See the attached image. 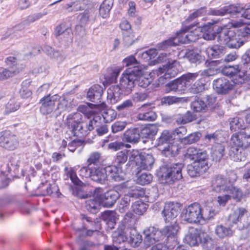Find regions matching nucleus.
Instances as JSON below:
<instances>
[{
  "label": "nucleus",
  "instance_id": "nucleus-38",
  "mask_svg": "<svg viewBox=\"0 0 250 250\" xmlns=\"http://www.w3.org/2000/svg\"><path fill=\"white\" fill-rule=\"evenodd\" d=\"M126 236L127 241L134 247L139 246L142 240V236L134 229H130L129 235Z\"/></svg>",
  "mask_w": 250,
  "mask_h": 250
},
{
  "label": "nucleus",
  "instance_id": "nucleus-29",
  "mask_svg": "<svg viewBox=\"0 0 250 250\" xmlns=\"http://www.w3.org/2000/svg\"><path fill=\"white\" fill-rule=\"evenodd\" d=\"M91 178L96 182H104L107 178L105 167L102 168L93 167Z\"/></svg>",
  "mask_w": 250,
  "mask_h": 250
},
{
  "label": "nucleus",
  "instance_id": "nucleus-20",
  "mask_svg": "<svg viewBox=\"0 0 250 250\" xmlns=\"http://www.w3.org/2000/svg\"><path fill=\"white\" fill-rule=\"evenodd\" d=\"M179 229L178 225L175 223L165 227L162 230H161L162 236H165L167 237V243H169V241L171 239L172 244L174 246L177 245V241L176 237L177 232Z\"/></svg>",
  "mask_w": 250,
  "mask_h": 250
},
{
  "label": "nucleus",
  "instance_id": "nucleus-24",
  "mask_svg": "<svg viewBox=\"0 0 250 250\" xmlns=\"http://www.w3.org/2000/svg\"><path fill=\"white\" fill-rule=\"evenodd\" d=\"M103 93V87L99 84H95L88 90L87 97L91 102L99 104L101 103V99Z\"/></svg>",
  "mask_w": 250,
  "mask_h": 250
},
{
  "label": "nucleus",
  "instance_id": "nucleus-52",
  "mask_svg": "<svg viewBox=\"0 0 250 250\" xmlns=\"http://www.w3.org/2000/svg\"><path fill=\"white\" fill-rule=\"evenodd\" d=\"M246 42L247 40L241 38L238 33H235L234 37L232 38L231 41L229 44V47L237 49L242 46Z\"/></svg>",
  "mask_w": 250,
  "mask_h": 250
},
{
  "label": "nucleus",
  "instance_id": "nucleus-14",
  "mask_svg": "<svg viewBox=\"0 0 250 250\" xmlns=\"http://www.w3.org/2000/svg\"><path fill=\"white\" fill-rule=\"evenodd\" d=\"M222 73L227 76L234 78L235 83H242L244 80V73L241 71L238 65H227L222 70Z\"/></svg>",
  "mask_w": 250,
  "mask_h": 250
},
{
  "label": "nucleus",
  "instance_id": "nucleus-43",
  "mask_svg": "<svg viewBox=\"0 0 250 250\" xmlns=\"http://www.w3.org/2000/svg\"><path fill=\"white\" fill-rule=\"evenodd\" d=\"M157 131L158 128L155 125H150L140 130V136L143 138H148L156 135Z\"/></svg>",
  "mask_w": 250,
  "mask_h": 250
},
{
  "label": "nucleus",
  "instance_id": "nucleus-57",
  "mask_svg": "<svg viewBox=\"0 0 250 250\" xmlns=\"http://www.w3.org/2000/svg\"><path fill=\"white\" fill-rule=\"evenodd\" d=\"M226 14H237L241 13L244 10V7L239 4H231L225 6Z\"/></svg>",
  "mask_w": 250,
  "mask_h": 250
},
{
  "label": "nucleus",
  "instance_id": "nucleus-22",
  "mask_svg": "<svg viewBox=\"0 0 250 250\" xmlns=\"http://www.w3.org/2000/svg\"><path fill=\"white\" fill-rule=\"evenodd\" d=\"M185 242L191 246H196L202 242L200 230L194 228H190L185 237Z\"/></svg>",
  "mask_w": 250,
  "mask_h": 250
},
{
  "label": "nucleus",
  "instance_id": "nucleus-53",
  "mask_svg": "<svg viewBox=\"0 0 250 250\" xmlns=\"http://www.w3.org/2000/svg\"><path fill=\"white\" fill-rule=\"evenodd\" d=\"M102 158V153L98 151L93 152L90 154L89 158L87 160V163L88 165L92 166H98L101 163Z\"/></svg>",
  "mask_w": 250,
  "mask_h": 250
},
{
  "label": "nucleus",
  "instance_id": "nucleus-1",
  "mask_svg": "<svg viewBox=\"0 0 250 250\" xmlns=\"http://www.w3.org/2000/svg\"><path fill=\"white\" fill-rule=\"evenodd\" d=\"M101 118L95 116L92 119H83V116L76 112L69 114L66 119V124L72 129L73 135L79 137L86 136L95 127L98 126Z\"/></svg>",
  "mask_w": 250,
  "mask_h": 250
},
{
  "label": "nucleus",
  "instance_id": "nucleus-17",
  "mask_svg": "<svg viewBox=\"0 0 250 250\" xmlns=\"http://www.w3.org/2000/svg\"><path fill=\"white\" fill-rule=\"evenodd\" d=\"M120 194L115 190L107 191L100 196V200L102 205L106 208H110L114 205L119 198Z\"/></svg>",
  "mask_w": 250,
  "mask_h": 250
},
{
  "label": "nucleus",
  "instance_id": "nucleus-49",
  "mask_svg": "<svg viewBox=\"0 0 250 250\" xmlns=\"http://www.w3.org/2000/svg\"><path fill=\"white\" fill-rule=\"evenodd\" d=\"M43 51L49 57L57 59H60L62 60L63 59L62 52L58 50H55L52 47L48 45H44L43 47Z\"/></svg>",
  "mask_w": 250,
  "mask_h": 250
},
{
  "label": "nucleus",
  "instance_id": "nucleus-60",
  "mask_svg": "<svg viewBox=\"0 0 250 250\" xmlns=\"http://www.w3.org/2000/svg\"><path fill=\"white\" fill-rule=\"evenodd\" d=\"M241 63L246 72L250 71V49H248L242 56Z\"/></svg>",
  "mask_w": 250,
  "mask_h": 250
},
{
  "label": "nucleus",
  "instance_id": "nucleus-18",
  "mask_svg": "<svg viewBox=\"0 0 250 250\" xmlns=\"http://www.w3.org/2000/svg\"><path fill=\"white\" fill-rule=\"evenodd\" d=\"M229 186V178L226 179L221 175L214 177L211 182L212 190L216 192H226Z\"/></svg>",
  "mask_w": 250,
  "mask_h": 250
},
{
  "label": "nucleus",
  "instance_id": "nucleus-30",
  "mask_svg": "<svg viewBox=\"0 0 250 250\" xmlns=\"http://www.w3.org/2000/svg\"><path fill=\"white\" fill-rule=\"evenodd\" d=\"M172 133L167 130H164L157 140V145L159 148L173 142Z\"/></svg>",
  "mask_w": 250,
  "mask_h": 250
},
{
  "label": "nucleus",
  "instance_id": "nucleus-21",
  "mask_svg": "<svg viewBox=\"0 0 250 250\" xmlns=\"http://www.w3.org/2000/svg\"><path fill=\"white\" fill-rule=\"evenodd\" d=\"M154 163V159L152 155L149 154H141L138 157V160L136 161L137 169L150 170Z\"/></svg>",
  "mask_w": 250,
  "mask_h": 250
},
{
  "label": "nucleus",
  "instance_id": "nucleus-27",
  "mask_svg": "<svg viewBox=\"0 0 250 250\" xmlns=\"http://www.w3.org/2000/svg\"><path fill=\"white\" fill-rule=\"evenodd\" d=\"M229 154L230 158L234 161H244L246 158L245 149L236 146H231Z\"/></svg>",
  "mask_w": 250,
  "mask_h": 250
},
{
  "label": "nucleus",
  "instance_id": "nucleus-33",
  "mask_svg": "<svg viewBox=\"0 0 250 250\" xmlns=\"http://www.w3.org/2000/svg\"><path fill=\"white\" fill-rule=\"evenodd\" d=\"M230 129L232 131H242L247 129L243 119L236 117L230 119Z\"/></svg>",
  "mask_w": 250,
  "mask_h": 250
},
{
  "label": "nucleus",
  "instance_id": "nucleus-12",
  "mask_svg": "<svg viewBox=\"0 0 250 250\" xmlns=\"http://www.w3.org/2000/svg\"><path fill=\"white\" fill-rule=\"evenodd\" d=\"M237 179V175L234 172H230L229 174V182L230 186L226 192L230 195L231 198H233L236 202H239L245 196L240 188L233 186V183Z\"/></svg>",
  "mask_w": 250,
  "mask_h": 250
},
{
  "label": "nucleus",
  "instance_id": "nucleus-44",
  "mask_svg": "<svg viewBox=\"0 0 250 250\" xmlns=\"http://www.w3.org/2000/svg\"><path fill=\"white\" fill-rule=\"evenodd\" d=\"M121 70V69L118 67L109 68L108 73L105 76L106 81L109 83H115Z\"/></svg>",
  "mask_w": 250,
  "mask_h": 250
},
{
  "label": "nucleus",
  "instance_id": "nucleus-51",
  "mask_svg": "<svg viewBox=\"0 0 250 250\" xmlns=\"http://www.w3.org/2000/svg\"><path fill=\"white\" fill-rule=\"evenodd\" d=\"M115 214L116 213L113 211H105L102 214L101 219L106 224L113 226L116 221Z\"/></svg>",
  "mask_w": 250,
  "mask_h": 250
},
{
  "label": "nucleus",
  "instance_id": "nucleus-32",
  "mask_svg": "<svg viewBox=\"0 0 250 250\" xmlns=\"http://www.w3.org/2000/svg\"><path fill=\"white\" fill-rule=\"evenodd\" d=\"M159 149L161 151L162 155L167 157H174L178 153V146L174 144V142L168 144L159 148Z\"/></svg>",
  "mask_w": 250,
  "mask_h": 250
},
{
  "label": "nucleus",
  "instance_id": "nucleus-2",
  "mask_svg": "<svg viewBox=\"0 0 250 250\" xmlns=\"http://www.w3.org/2000/svg\"><path fill=\"white\" fill-rule=\"evenodd\" d=\"M190 29L189 27L182 28L179 32L177 33V35L175 38L158 43L157 45V48L159 50H164L169 46H175L177 45L175 42L176 41L182 43L196 41L198 39V36L194 32L189 31Z\"/></svg>",
  "mask_w": 250,
  "mask_h": 250
},
{
  "label": "nucleus",
  "instance_id": "nucleus-63",
  "mask_svg": "<svg viewBox=\"0 0 250 250\" xmlns=\"http://www.w3.org/2000/svg\"><path fill=\"white\" fill-rule=\"evenodd\" d=\"M124 65L129 68H134L135 67H139V63L133 56H130L125 58L123 61Z\"/></svg>",
  "mask_w": 250,
  "mask_h": 250
},
{
  "label": "nucleus",
  "instance_id": "nucleus-8",
  "mask_svg": "<svg viewBox=\"0 0 250 250\" xmlns=\"http://www.w3.org/2000/svg\"><path fill=\"white\" fill-rule=\"evenodd\" d=\"M19 141L16 136L9 131H4L0 133V146L9 150L17 148Z\"/></svg>",
  "mask_w": 250,
  "mask_h": 250
},
{
  "label": "nucleus",
  "instance_id": "nucleus-62",
  "mask_svg": "<svg viewBox=\"0 0 250 250\" xmlns=\"http://www.w3.org/2000/svg\"><path fill=\"white\" fill-rule=\"evenodd\" d=\"M17 74V71L0 67V81H4Z\"/></svg>",
  "mask_w": 250,
  "mask_h": 250
},
{
  "label": "nucleus",
  "instance_id": "nucleus-61",
  "mask_svg": "<svg viewBox=\"0 0 250 250\" xmlns=\"http://www.w3.org/2000/svg\"><path fill=\"white\" fill-rule=\"evenodd\" d=\"M117 113L112 109H107L103 112L102 116L106 123H110L116 117Z\"/></svg>",
  "mask_w": 250,
  "mask_h": 250
},
{
  "label": "nucleus",
  "instance_id": "nucleus-56",
  "mask_svg": "<svg viewBox=\"0 0 250 250\" xmlns=\"http://www.w3.org/2000/svg\"><path fill=\"white\" fill-rule=\"evenodd\" d=\"M127 158L128 151L127 150L121 151L117 153L115 162L117 166L122 167V165L127 161Z\"/></svg>",
  "mask_w": 250,
  "mask_h": 250
},
{
  "label": "nucleus",
  "instance_id": "nucleus-25",
  "mask_svg": "<svg viewBox=\"0 0 250 250\" xmlns=\"http://www.w3.org/2000/svg\"><path fill=\"white\" fill-rule=\"evenodd\" d=\"M219 32V36L217 38V41L222 44H225L228 47L231 41L232 38L234 37L235 32L232 30H229L225 28L221 27Z\"/></svg>",
  "mask_w": 250,
  "mask_h": 250
},
{
  "label": "nucleus",
  "instance_id": "nucleus-42",
  "mask_svg": "<svg viewBox=\"0 0 250 250\" xmlns=\"http://www.w3.org/2000/svg\"><path fill=\"white\" fill-rule=\"evenodd\" d=\"M137 182L141 185H145L149 184L152 180L153 176L148 172H141V170L138 169L137 173Z\"/></svg>",
  "mask_w": 250,
  "mask_h": 250
},
{
  "label": "nucleus",
  "instance_id": "nucleus-10",
  "mask_svg": "<svg viewBox=\"0 0 250 250\" xmlns=\"http://www.w3.org/2000/svg\"><path fill=\"white\" fill-rule=\"evenodd\" d=\"M208 157L206 151L194 147L188 148L185 154L186 159L200 163H208Z\"/></svg>",
  "mask_w": 250,
  "mask_h": 250
},
{
  "label": "nucleus",
  "instance_id": "nucleus-9",
  "mask_svg": "<svg viewBox=\"0 0 250 250\" xmlns=\"http://www.w3.org/2000/svg\"><path fill=\"white\" fill-rule=\"evenodd\" d=\"M59 99L60 96L57 94L52 96L48 94L44 96L40 100L42 104L40 107L41 112L43 115H47L52 113L53 110L55 111V104Z\"/></svg>",
  "mask_w": 250,
  "mask_h": 250
},
{
  "label": "nucleus",
  "instance_id": "nucleus-35",
  "mask_svg": "<svg viewBox=\"0 0 250 250\" xmlns=\"http://www.w3.org/2000/svg\"><path fill=\"white\" fill-rule=\"evenodd\" d=\"M121 93L124 94L120 85H112L107 89V98L110 99L111 102L113 101L115 103L119 100Z\"/></svg>",
  "mask_w": 250,
  "mask_h": 250
},
{
  "label": "nucleus",
  "instance_id": "nucleus-11",
  "mask_svg": "<svg viewBox=\"0 0 250 250\" xmlns=\"http://www.w3.org/2000/svg\"><path fill=\"white\" fill-rule=\"evenodd\" d=\"M181 204L178 203L168 202L165 204L162 215L166 222L175 218L180 210Z\"/></svg>",
  "mask_w": 250,
  "mask_h": 250
},
{
  "label": "nucleus",
  "instance_id": "nucleus-48",
  "mask_svg": "<svg viewBox=\"0 0 250 250\" xmlns=\"http://www.w3.org/2000/svg\"><path fill=\"white\" fill-rule=\"evenodd\" d=\"M147 208V204L141 201H136L132 205V211L138 215L143 214L146 211Z\"/></svg>",
  "mask_w": 250,
  "mask_h": 250
},
{
  "label": "nucleus",
  "instance_id": "nucleus-4",
  "mask_svg": "<svg viewBox=\"0 0 250 250\" xmlns=\"http://www.w3.org/2000/svg\"><path fill=\"white\" fill-rule=\"evenodd\" d=\"M216 98L212 95H208L204 101L201 99H196L191 102V108L195 112L208 113V116L216 112L218 108L216 105Z\"/></svg>",
  "mask_w": 250,
  "mask_h": 250
},
{
  "label": "nucleus",
  "instance_id": "nucleus-19",
  "mask_svg": "<svg viewBox=\"0 0 250 250\" xmlns=\"http://www.w3.org/2000/svg\"><path fill=\"white\" fill-rule=\"evenodd\" d=\"M220 29H221V27L209 22L202 27L203 37L206 40H213L216 37H218Z\"/></svg>",
  "mask_w": 250,
  "mask_h": 250
},
{
  "label": "nucleus",
  "instance_id": "nucleus-40",
  "mask_svg": "<svg viewBox=\"0 0 250 250\" xmlns=\"http://www.w3.org/2000/svg\"><path fill=\"white\" fill-rule=\"evenodd\" d=\"M201 222L213 218L217 213L215 209L210 207H205L203 208L201 207Z\"/></svg>",
  "mask_w": 250,
  "mask_h": 250
},
{
  "label": "nucleus",
  "instance_id": "nucleus-64",
  "mask_svg": "<svg viewBox=\"0 0 250 250\" xmlns=\"http://www.w3.org/2000/svg\"><path fill=\"white\" fill-rule=\"evenodd\" d=\"M46 194L53 197H59L61 193L59 191V188L55 184L49 185L46 189Z\"/></svg>",
  "mask_w": 250,
  "mask_h": 250
},
{
  "label": "nucleus",
  "instance_id": "nucleus-23",
  "mask_svg": "<svg viewBox=\"0 0 250 250\" xmlns=\"http://www.w3.org/2000/svg\"><path fill=\"white\" fill-rule=\"evenodd\" d=\"M107 177H109L115 181H121L124 179V173L122 167L111 165L105 167Z\"/></svg>",
  "mask_w": 250,
  "mask_h": 250
},
{
  "label": "nucleus",
  "instance_id": "nucleus-3",
  "mask_svg": "<svg viewBox=\"0 0 250 250\" xmlns=\"http://www.w3.org/2000/svg\"><path fill=\"white\" fill-rule=\"evenodd\" d=\"M184 164L179 163L163 167L161 169L162 183L170 185L175 181L182 179V170Z\"/></svg>",
  "mask_w": 250,
  "mask_h": 250
},
{
  "label": "nucleus",
  "instance_id": "nucleus-54",
  "mask_svg": "<svg viewBox=\"0 0 250 250\" xmlns=\"http://www.w3.org/2000/svg\"><path fill=\"white\" fill-rule=\"evenodd\" d=\"M30 83V82L27 80L22 82L20 91V95L22 98L27 99L31 96L32 91L28 88Z\"/></svg>",
  "mask_w": 250,
  "mask_h": 250
},
{
  "label": "nucleus",
  "instance_id": "nucleus-47",
  "mask_svg": "<svg viewBox=\"0 0 250 250\" xmlns=\"http://www.w3.org/2000/svg\"><path fill=\"white\" fill-rule=\"evenodd\" d=\"M137 118L139 120L153 121L157 118V115L154 111L149 109L146 111L140 112L137 115Z\"/></svg>",
  "mask_w": 250,
  "mask_h": 250
},
{
  "label": "nucleus",
  "instance_id": "nucleus-5",
  "mask_svg": "<svg viewBox=\"0 0 250 250\" xmlns=\"http://www.w3.org/2000/svg\"><path fill=\"white\" fill-rule=\"evenodd\" d=\"M178 63L176 60H168L167 63L163 67L156 70L155 74L159 76L158 79L159 84H164L165 80L175 77L177 74L176 65Z\"/></svg>",
  "mask_w": 250,
  "mask_h": 250
},
{
  "label": "nucleus",
  "instance_id": "nucleus-39",
  "mask_svg": "<svg viewBox=\"0 0 250 250\" xmlns=\"http://www.w3.org/2000/svg\"><path fill=\"white\" fill-rule=\"evenodd\" d=\"M101 203L100 200L93 198L86 201L85 207L88 211L93 214H96L100 208Z\"/></svg>",
  "mask_w": 250,
  "mask_h": 250
},
{
  "label": "nucleus",
  "instance_id": "nucleus-34",
  "mask_svg": "<svg viewBox=\"0 0 250 250\" xmlns=\"http://www.w3.org/2000/svg\"><path fill=\"white\" fill-rule=\"evenodd\" d=\"M224 50L223 46L215 45L208 47L206 50V53L209 58L213 59L220 57Z\"/></svg>",
  "mask_w": 250,
  "mask_h": 250
},
{
  "label": "nucleus",
  "instance_id": "nucleus-46",
  "mask_svg": "<svg viewBox=\"0 0 250 250\" xmlns=\"http://www.w3.org/2000/svg\"><path fill=\"white\" fill-rule=\"evenodd\" d=\"M57 106L55 108V112L57 114L60 115L62 112L67 111L69 108V103L65 97L61 98L57 102Z\"/></svg>",
  "mask_w": 250,
  "mask_h": 250
},
{
  "label": "nucleus",
  "instance_id": "nucleus-59",
  "mask_svg": "<svg viewBox=\"0 0 250 250\" xmlns=\"http://www.w3.org/2000/svg\"><path fill=\"white\" fill-rule=\"evenodd\" d=\"M5 63L8 67L7 68L9 70H15L17 71V74L20 72V69L18 67V63L17 62V59L14 57H7L5 61Z\"/></svg>",
  "mask_w": 250,
  "mask_h": 250
},
{
  "label": "nucleus",
  "instance_id": "nucleus-36",
  "mask_svg": "<svg viewBox=\"0 0 250 250\" xmlns=\"http://www.w3.org/2000/svg\"><path fill=\"white\" fill-rule=\"evenodd\" d=\"M184 57L188 59L191 63H200L204 60L198 51L194 50H186Z\"/></svg>",
  "mask_w": 250,
  "mask_h": 250
},
{
  "label": "nucleus",
  "instance_id": "nucleus-41",
  "mask_svg": "<svg viewBox=\"0 0 250 250\" xmlns=\"http://www.w3.org/2000/svg\"><path fill=\"white\" fill-rule=\"evenodd\" d=\"M112 0H104L100 5L99 8L100 15L103 18H107L113 6Z\"/></svg>",
  "mask_w": 250,
  "mask_h": 250
},
{
  "label": "nucleus",
  "instance_id": "nucleus-7",
  "mask_svg": "<svg viewBox=\"0 0 250 250\" xmlns=\"http://www.w3.org/2000/svg\"><path fill=\"white\" fill-rule=\"evenodd\" d=\"M135 77L131 67L127 69L125 73L122 75L120 80V86L125 95H128L132 92L135 84Z\"/></svg>",
  "mask_w": 250,
  "mask_h": 250
},
{
  "label": "nucleus",
  "instance_id": "nucleus-13",
  "mask_svg": "<svg viewBox=\"0 0 250 250\" xmlns=\"http://www.w3.org/2000/svg\"><path fill=\"white\" fill-rule=\"evenodd\" d=\"M144 233L145 235L144 243L148 247L160 240L162 237L161 230L159 228L154 226L147 228L144 230Z\"/></svg>",
  "mask_w": 250,
  "mask_h": 250
},
{
  "label": "nucleus",
  "instance_id": "nucleus-26",
  "mask_svg": "<svg viewBox=\"0 0 250 250\" xmlns=\"http://www.w3.org/2000/svg\"><path fill=\"white\" fill-rule=\"evenodd\" d=\"M140 139V129L138 128H130L124 132V140L126 142L135 144L139 141Z\"/></svg>",
  "mask_w": 250,
  "mask_h": 250
},
{
  "label": "nucleus",
  "instance_id": "nucleus-16",
  "mask_svg": "<svg viewBox=\"0 0 250 250\" xmlns=\"http://www.w3.org/2000/svg\"><path fill=\"white\" fill-rule=\"evenodd\" d=\"M234 84L225 78H220L213 81V86L218 94H226L232 89Z\"/></svg>",
  "mask_w": 250,
  "mask_h": 250
},
{
  "label": "nucleus",
  "instance_id": "nucleus-6",
  "mask_svg": "<svg viewBox=\"0 0 250 250\" xmlns=\"http://www.w3.org/2000/svg\"><path fill=\"white\" fill-rule=\"evenodd\" d=\"M201 211V205L194 203L183 209L182 217L185 221L190 223H200Z\"/></svg>",
  "mask_w": 250,
  "mask_h": 250
},
{
  "label": "nucleus",
  "instance_id": "nucleus-37",
  "mask_svg": "<svg viewBox=\"0 0 250 250\" xmlns=\"http://www.w3.org/2000/svg\"><path fill=\"white\" fill-rule=\"evenodd\" d=\"M211 157L216 162L219 161L225 154V147L221 144L217 143L213 146L211 149Z\"/></svg>",
  "mask_w": 250,
  "mask_h": 250
},
{
  "label": "nucleus",
  "instance_id": "nucleus-45",
  "mask_svg": "<svg viewBox=\"0 0 250 250\" xmlns=\"http://www.w3.org/2000/svg\"><path fill=\"white\" fill-rule=\"evenodd\" d=\"M215 233L219 238H224L232 236L233 231L229 228L220 225L216 227Z\"/></svg>",
  "mask_w": 250,
  "mask_h": 250
},
{
  "label": "nucleus",
  "instance_id": "nucleus-31",
  "mask_svg": "<svg viewBox=\"0 0 250 250\" xmlns=\"http://www.w3.org/2000/svg\"><path fill=\"white\" fill-rule=\"evenodd\" d=\"M247 210L244 208H238L235 209L232 213L229 215L228 221L230 223L236 224L238 222H241L242 219Z\"/></svg>",
  "mask_w": 250,
  "mask_h": 250
},
{
  "label": "nucleus",
  "instance_id": "nucleus-15",
  "mask_svg": "<svg viewBox=\"0 0 250 250\" xmlns=\"http://www.w3.org/2000/svg\"><path fill=\"white\" fill-rule=\"evenodd\" d=\"M209 168L208 163L193 162L188 165L187 172L191 177H196L204 174Z\"/></svg>",
  "mask_w": 250,
  "mask_h": 250
},
{
  "label": "nucleus",
  "instance_id": "nucleus-50",
  "mask_svg": "<svg viewBox=\"0 0 250 250\" xmlns=\"http://www.w3.org/2000/svg\"><path fill=\"white\" fill-rule=\"evenodd\" d=\"M196 115L189 111H187L183 115L177 119L178 123L186 124L196 120Z\"/></svg>",
  "mask_w": 250,
  "mask_h": 250
},
{
  "label": "nucleus",
  "instance_id": "nucleus-58",
  "mask_svg": "<svg viewBox=\"0 0 250 250\" xmlns=\"http://www.w3.org/2000/svg\"><path fill=\"white\" fill-rule=\"evenodd\" d=\"M66 33L71 37L72 36L71 29L66 26L65 23H62L58 25L55 29L56 36H59Z\"/></svg>",
  "mask_w": 250,
  "mask_h": 250
},
{
  "label": "nucleus",
  "instance_id": "nucleus-55",
  "mask_svg": "<svg viewBox=\"0 0 250 250\" xmlns=\"http://www.w3.org/2000/svg\"><path fill=\"white\" fill-rule=\"evenodd\" d=\"M201 137V133L198 132L191 133L182 139L181 143L184 144H191L198 141Z\"/></svg>",
  "mask_w": 250,
  "mask_h": 250
},
{
  "label": "nucleus",
  "instance_id": "nucleus-28",
  "mask_svg": "<svg viewBox=\"0 0 250 250\" xmlns=\"http://www.w3.org/2000/svg\"><path fill=\"white\" fill-rule=\"evenodd\" d=\"M133 74L135 75V83L140 87L146 88L150 83L149 78H146L142 75V71L139 67H135L133 68Z\"/></svg>",
  "mask_w": 250,
  "mask_h": 250
}]
</instances>
